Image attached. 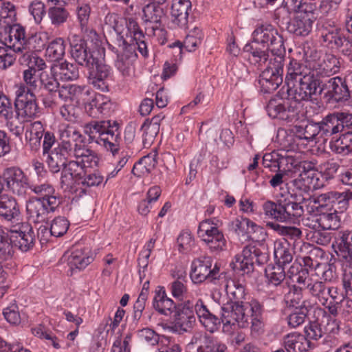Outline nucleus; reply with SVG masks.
Listing matches in <instances>:
<instances>
[{
  "mask_svg": "<svg viewBox=\"0 0 352 352\" xmlns=\"http://www.w3.org/2000/svg\"><path fill=\"white\" fill-rule=\"evenodd\" d=\"M243 51L249 58L259 65H267L259 76L261 91L271 93L283 82L286 50L283 36L271 24L258 25L252 32V41L247 43Z\"/></svg>",
  "mask_w": 352,
  "mask_h": 352,
  "instance_id": "1",
  "label": "nucleus"
},
{
  "mask_svg": "<svg viewBox=\"0 0 352 352\" xmlns=\"http://www.w3.org/2000/svg\"><path fill=\"white\" fill-rule=\"evenodd\" d=\"M263 159L265 162H273L274 167L278 166L280 168V164L285 162L287 166V170L299 173L298 178L293 182L294 186L297 190L306 192L311 188H314V173L312 172L314 168V164L313 162L308 161L299 162L289 156L280 159L278 162L276 159H274L272 153H265Z\"/></svg>",
  "mask_w": 352,
  "mask_h": 352,
  "instance_id": "2",
  "label": "nucleus"
},
{
  "mask_svg": "<svg viewBox=\"0 0 352 352\" xmlns=\"http://www.w3.org/2000/svg\"><path fill=\"white\" fill-rule=\"evenodd\" d=\"M226 291L231 302L221 307L223 318L225 320L233 317L242 320L245 317L244 312L248 309L247 305L252 303V299L244 302L246 296L245 284L239 280L230 279L227 281Z\"/></svg>",
  "mask_w": 352,
  "mask_h": 352,
  "instance_id": "3",
  "label": "nucleus"
},
{
  "mask_svg": "<svg viewBox=\"0 0 352 352\" xmlns=\"http://www.w3.org/2000/svg\"><path fill=\"white\" fill-rule=\"evenodd\" d=\"M324 79L312 68L311 72L295 83L291 88L287 89L288 97L296 101H313L322 96Z\"/></svg>",
  "mask_w": 352,
  "mask_h": 352,
  "instance_id": "4",
  "label": "nucleus"
},
{
  "mask_svg": "<svg viewBox=\"0 0 352 352\" xmlns=\"http://www.w3.org/2000/svg\"><path fill=\"white\" fill-rule=\"evenodd\" d=\"M319 31L325 46L348 58L352 54V35L345 36L340 28L328 23H324Z\"/></svg>",
  "mask_w": 352,
  "mask_h": 352,
  "instance_id": "5",
  "label": "nucleus"
},
{
  "mask_svg": "<svg viewBox=\"0 0 352 352\" xmlns=\"http://www.w3.org/2000/svg\"><path fill=\"white\" fill-rule=\"evenodd\" d=\"M314 314L316 320L309 322L305 327V333L307 338L318 340L324 333H336L339 331L337 320L331 318L323 308H314Z\"/></svg>",
  "mask_w": 352,
  "mask_h": 352,
  "instance_id": "6",
  "label": "nucleus"
},
{
  "mask_svg": "<svg viewBox=\"0 0 352 352\" xmlns=\"http://www.w3.org/2000/svg\"><path fill=\"white\" fill-rule=\"evenodd\" d=\"M300 102L289 98L271 99L266 107L267 114L273 119H278L287 122H295L300 119Z\"/></svg>",
  "mask_w": 352,
  "mask_h": 352,
  "instance_id": "7",
  "label": "nucleus"
},
{
  "mask_svg": "<svg viewBox=\"0 0 352 352\" xmlns=\"http://www.w3.org/2000/svg\"><path fill=\"white\" fill-rule=\"evenodd\" d=\"M282 195L283 212L284 223H294L301 217L305 212L304 207L307 208L309 199L302 192L290 193L288 190L280 192Z\"/></svg>",
  "mask_w": 352,
  "mask_h": 352,
  "instance_id": "8",
  "label": "nucleus"
},
{
  "mask_svg": "<svg viewBox=\"0 0 352 352\" xmlns=\"http://www.w3.org/2000/svg\"><path fill=\"white\" fill-rule=\"evenodd\" d=\"M233 269L248 274L254 270V265L262 266L267 263L268 255L254 245H247L241 255H236Z\"/></svg>",
  "mask_w": 352,
  "mask_h": 352,
  "instance_id": "9",
  "label": "nucleus"
},
{
  "mask_svg": "<svg viewBox=\"0 0 352 352\" xmlns=\"http://www.w3.org/2000/svg\"><path fill=\"white\" fill-rule=\"evenodd\" d=\"M220 265L213 262L210 256H202L192 262L190 278L195 283H201L205 280L212 282L219 280Z\"/></svg>",
  "mask_w": 352,
  "mask_h": 352,
  "instance_id": "10",
  "label": "nucleus"
},
{
  "mask_svg": "<svg viewBox=\"0 0 352 352\" xmlns=\"http://www.w3.org/2000/svg\"><path fill=\"white\" fill-rule=\"evenodd\" d=\"M70 54L72 58L80 65L91 69L98 61L94 55L87 42L80 36L74 34L69 38Z\"/></svg>",
  "mask_w": 352,
  "mask_h": 352,
  "instance_id": "11",
  "label": "nucleus"
},
{
  "mask_svg": "<svg viewBox=\"0 0 352 352\" xmlns=\"http://www.w3.org/2000/svg\"><path fill=\"white\" fill-rule=\"evenodd\" d=\"M248 308L244 312V318L241 320L233 317L226 322L234 323V325L237 323L239 327H245L248 324L249 319L251 320V331L252 333L260 335L263 333L264 323L262 320V314L263 312V305L256 299L252 298V303L247 305Z\"/></svg>",
  "mask_w": 352,
  "mask_h": 352,
  "instance_id": "12",
  "label": "nucleus"
},
{
  "mask_svg": "<svg viewBox=\"0 0 352 352\" xmlns=\"http://www.w3.org/2000/svg\"><path fill=\"white\" fill-rule=\"evenodd\" d=\"M200 304L199 299L194 302L186 300L177 304L175 312L174 328L180 332H188L191 330L196 322V306Z\"/></svg>",
  "mask_w": 352,
  "mask_h": 352,
  "instance_id": "13",
  "label": "nucleus"
},
{
  "mask_svg": "<svg viewBox=\"0 0 352 352\" xmlns=\"http://www.w3.org/2000/svg\"><path fill=\"white\" fill-rule=\"evenodd\" d=\"M322 91V96L328 102H346L351 98V91L340 76L324 80Z\"/></svg>",
  "mask_w": 352,
  "mask_h": 352,
  "instance_id": "14",
  "label": "nucleus"
},
{
  "mask_svg": "<svg viewBox=\"0 0 352 352\" xmlns=\"http://www.w3.org/2000/svg\"><path fill=\"white\" fill-rule=\"evenodd\" d=\"M8 189L19 197H25L30 190V183L28 176L19 168H6L1 177Z\"/></svg>",
  "mask_w": 352,
  "mask_h": 352,
  "instance_id": "15",
  "label": "nucleus"
},
{
  "mask_svg": "<svg viewBox=\"0 0 352 352\" xmlns=\"http://www.w3.org/2000/svg\"><path fill=\"white\" fill-rule=\"evenodd\" d=\"M3 39L8 48L22 54L31 48L30 38L27 36L25 28L19 23L4 29Z\"/></svg>",
  "mask_w": 352,
  "mask_h": 352,
  "instance_id": "16",
  "label": "nucleus"
},
{
  "mask_svg": "<svg viewBox=\"0 0 352 352\" xmlns=\"http://www.w3.org/2000/svg\"><path fill=\"white\" fill-rule=\"evenodd\" d=\"M190 344L196 347L197 352H228L227 346L223 342L207 333H195Z\"/></svg>",
  "mask_w": 352,
  "mask_h": 352,
  "instance_id": "17",
  "label": "nucleus"
},
{
  "mask_svg": "<svg viewBox=\"0 0 352 352\" xmlns=\"http://www.w3.org/2000/svg\"><path fill=\"white\" fill-rule=\"evenodd\" d=\"M14 109L17 116L33 118L39 113L35 94L18 93L14 101Z\"/></svg>",
  "mask_w": 352,
  "mask_h": 352,
  "instance_id": "18",
  "label": "nucleus"
},
{
  "mask_svg": "<svg viewBox=\"0 0 352 352\" xmlns=\"http://www.w3.org/2000/svg\"><path fill=\"white\" fill-rule=\"evenodd\" d=\"M89 81L95 88L102 91H108L110 82L112 81L113 72L110 66L98 63L94 68L89 69Z\"/></svg>",
  "mask_w": 352,
  "mask_h": 352,
  "instance_id": "19",
  "label": "nucleus"
},
{
  "mask_svg": "<svg viewBox=\"0 0 352 352\" xmlns=\"http://www.w3.org/2000/svg\"><path fill=\"white\" fill-rule=\"evenodd\" d=\"M142 11L146 34L153 36L161 26L162 19L165 15L164 10L159 5L150 3L144 7Z\"/></svg>",
  "mask_w": 352,
  "mask_h": 352,
  "instance_id": "20",
  "label": "nucleus"
},
{
  "mask_svg": "<svg viewBox=\"0 0 352 352\" xmlns=\"http://www.w3.org/2000/svg\"><path fill=\"white\" fill-rule=\"evenodd\" d=\"M10 237L14 247L22 252H27L34 245L35 234L32 226L28 223H23L19 230L11 231Z\"/></svg>",
  "mask_w": 352,
  "mask_h": 352,
  "instance_id": "21",
  "label": "nucleus"
},
{
  "mask_svg": "<svg viewBox=\"0 0 352 352\" xmlns=\"http://www.w3.org/2000/svg\"><path fill=\"white\" fill-rule=\"evenodd\" d=\"M199 302L200 304L196 306V315L207 331L213 333L217 330L221 323L223 324L224 328L227 327L228 325H234V323L226 322L227 320H225L223 318L222 309L221 316L219 318L208 310L201 299H199Z\"/></svg>",
  "mask_w": 352,
  "mask_h": 352,
  "instance_id": "22",
  "label": "nucleus"
},
{
  "mask_svg": "<svg viewBox=\"0 0 352 352\" xmlns=\"http://www.w3.org/2000/svg\"><path fill=\"white\" fill-rule=\"evenodd\" d=\"M60 146L69 152L72 155L85 144V138L74 126L67 125L60 133Z\"/></svg>",
  "mask_w": 352,
  "mask_h": 352,
  "instance_id": "23",
  "label": "nucleus"
},
{
  "mask_svg": "<svg viewBox=\"0 0 352 352\" xmlns=\"http://www.w3.org/2000/svg\"><path fill=\"white\" fill-rule=\"evenodd\" d=\"M113 106L111 99L100 94H95L90 101L85 103L87 113L93 118L109 116L113 111Z\"/></svg>",
  "mask_w": 352,
  "mask_h": 352,
  "instance_id": "24",
  "label": "nucleus"
},
{
  "mask_svg": "<svg viewBox=\"0 0 352 352\" xmlns=\"http://www.w3.org/2000/svg\"><path fill=\"white\" fill-rule=\"evenodd\" d=\"M58 207L51 208L46 201L40 199H32L28 202L26 210L29 221L34 223H43L49 219V214L54 212Z\"/></svg>",
  "mask_w": 352,
  "mask_h": 352,
  "instance_id": "25",
  "label": "nucleus"
},
{
  "mask_svg": "<svg viewBox=\"0 0 352 352\" xmlns=\"http://www.w3.org/2000/svg\"><path fill=\"white\" fill-rule=\"evenodd\" d=\"M29 190L40 196L35 199L44 200L50 208L59 207L62 203V197L56 192L53 186L47 182L41 184L31 182Z\"/></svg>",
  "mask_w": 352,
  "mask_h": 352,
  "instance_id": "26",
  "label": "nucleus"
},
{
  "mask_svg": "<svg viewBox=\"0 0 352 352\" xmlns=\"http://www.w3.org/2000/svg\"><path fill=\"white\" fill-rule=\"evenodd\" d=\"M86 169L76 160H69L65 163L61 172V188L65 189L70 187L74 180L80 181L82 179Z\"/></svg>",
  "mask_w": 352,
  "mask_h": 352,
  "instance_id": "27",
  "label": "nucleus"
},
{
  "mask_svg": "<svg viewBox=\"0 0 352 352\" xmlns=\"http://www.w3.org/2000/svg\"><path fill=\"white\" fill-rule=\"evenodd\" d=\"M14 244L9 234L0 227V265L6 268L16 266L14 261Z\"/></svg>",
  "mask_w": 352,
  "mask_h": 352,
  "instance_id": "28",
  "label": "nucleus"
},
{
  "mask_svg": "<svg viewBox=\"0 0 352 352\" xmlns=\"http://www.w3.org/2000/svg\"><path fill=\"white\" fill-rule=\"evenodd\" d=\"M302 192L306 194L307 199H309L307 203V212L309 213L318 212L325 210H334L333 209V199L335 191H331L326 193H322L319 195L316 198H312L308 192H303L300 190Z\"/></svg>",
  "mask_w": 352,
  "mask_h": 352,
  "instance_id": "29",
  "label": "nucleus"
},
{
  "mask_svg": "<svg viewBox=\"0 0 352 352\" xmlns=\"http://www.w3.org/2000/svg\"><path fill=\"white\" fill-rule=\"evenodd\" d=\"M191 8L190 0H173L170 12L173 23L182 28H186Z\"/></svg>",
  "mask_w": 352,
  "mask_h": 352,
  "instance_id": "30",
  "label": "nucleus"
},
{
  "mask_svg": "<svg viewBox=\"0 0 352 352\" xmlns=\"http://www.w3.org/2000/svg\"><path fill=\"white\" fill-rule=\"evenodd\" d=\"M311 71L312 67H307L297 60L292 58L286 68L285 82L287 88H291L295 83H298L301 78L308 74L309 72Z\"/></svg>",
  "mask_w": 352,
  "mask_h": 352,
  "instance_id": "31",
  "label": "nucleus"
},
{
  "mask_svg": "<svg viewBox=\"0 0 352 352\" xmlns=\"http://www.w3.org/2000/svg\"><path fill=\"white\" fill-rule=\"evenodd\" d=\"M266 226L283 236L288 245L292 243L294 248H296L298 244L302 243V233L298 228L282 226L276 222H267Z\"/></svg>",
  "mask_w": 352,
  "mask_h": 352,
  "instance_id": "32",
  "label": "nucleus"
},
{
  "mask_svg": "<svg viewBox=\"0 0 352 352\" xmlns=\"http://www.w3.org/2000/svg\"><path fill=\"white\" fill-rule=\"evenodd\" d=\"M341 58L333 54H326L322 60L315 63L312 68L323 78L338 74L341 68Z\"/></svg>",
  "mask_w": 352,
  "mask_h": 352,
  "instance_id": "33",
  "label": "nucleus"
},
{
  "mask_svg": "<svg viewBox=\"0 0 352 352\" xmlns=\"http://www.w3.org/2000/svg\"><path fill=\"white\" fill-rule=\"evenodd\" d=\"M321 137H330L337 133H343V125L341 122L340 111L329 113L319 122Z\"/></svg>",
  "mask_w": 352,
  "mask_h": 352,
  "instance_id": "34",
  "label": "nucleus"
},
{
  "mask_svg": "<svg viewBox=\"0 0 352 352\" xmlns=\"http://www.w3.org/2000/svg\"><path fill=\"white\" fill-rule=\"evenodd\" d=\"M153 307L159 314L170 316L173 312H175L177 304L167 296L164 287H158L153 300Z\"/></svg>",
  "mask_w": 352,
  "mask_h": 352,
  "instance_id": "35",
  "label": "nucleus"
},
{
  "mask_svg": "<svg viewBox=\"0 0 352 352\" xmlns=\"http://www.w3.org/2000/svg\"><path fill=\"white\" fill-rule=\"evenodd\" d=\"M313 18V14H298L288 23L287 30L296 36H307L312 30Z\"/></svg>",
  "mask_w": 352,
  "mask_h": 352,
  "instance_id": "36",
  "label": "nucleus"
},
{
  "mask_svg": "<svg viewBox=\"0 0 352 352\" xmlns=\"http://www.w3.org/2000/svg\"><path fill=\"white\" fill-rule=\"evenodd\" d=\"M46 162L50 171L53 173H57L63 169L65 163L69 157L72 155L57 144L52 151L46 153Z\"/></svg>",
  "mask_w": 352,
  "mask_h": 352,
  "instance_id": "37",
  "label": "nucleus"
},
{
  "mask_svg": "<svg viewBox=\"0 0 352 352\" xmlns=\"http://www.w3.org/2000/svg\"><path fill=\"white\" fill-rule=\"evenodd\" d=\"M64 257H67L66 261L71 274L84 270L94 261V258L85 254L82 249H75L67 252Z\"/></svg>",
  "mask_w": 352,
  "mask_h": 352,
  "instance_id": "38",
  "label": "nucleus"
},
{
  "mask_svg": "<svg viewBox=\"0 0 352 352\" xmlns=\"http://www.w3.org/2000/svg\"><path fill=\"white\" fill-rule=\"evenodd\" d=\"M90 94L89 89L86 86L68 85L60 87L59 97L63 100L69 98L78 104L86 103V97Z\"/></svg>",
  "mask_w": 352,
  "mask_h": 352,
  "instance_id": "39",
  "label": "nucleus"
},
{
  "mask_svg": "<svg viewBox=\"0 0 352 352\" xmlns=\"http://www.w3.org/2000/svg\"><path fill=\"white\" fill-rule=\"evenodd\" d=\"M118 130V124L114 121L113 125H111V128L105 130L101 141L98 142V144L103 146L107 151H111L115 157L120 151V142L121 140L120 134Z\"/></svg>",
  "mask_w": 352,
  "mask_h": 352,
  "instance_id": "40",
  "label": "nucleus"
},
{
  "mask_svg": "<svg viewBox=\"0 0 352 352\" xmlns=\"http://www.w3.org/2000/svg\"><path fill=\"white\" fill-rule=\"evenodd\" d=\"M336 243L340 255L349 266H352V230L339 231Z\"/></svg>",
  "mask_w": 352,
  "mask_h": 352,
  "instance_id": "41",
  "label": "nucleus"
},
{
  "mask_svg": "<svg viewBox=\"0 0 352 352\" xmlns=\"http://www.w3.org/2000/svg\"><path fill=\"white\" fill-rule=\"evenodd\" d=\"M281 7L289 15L314 14L316 9V3L304 0H283Z\"/></svg>",
  "mask_w": 352,
  "mask_h": 352,
  "instance_id": "42",
  "label": "nucleus"
},
{
  "mask_svg": "<svg viewBox=\"0 0 352 352\" xmlns=\"http://www.w3.org/2000/svg\"><path fill=\"white\" fill-rule=\"evenodd\" d=\"M20 215L19 206L16 200L8 195H0V216L6 220L18 219Z\"/></svg>",
  "mask_w": 352,
  "mask_h": 352,
  "instance_id": "43",
  "label": "nucleus"
},
{
  "mask_svg": "<svg viewBox=\"0 0 352 352\" xmlns=\"http://www.w3.org/2000/svg\"><path fill=\"white\" fill-rule=\"evenodd\" d=\"M282 344L287 352H307L309 342L305 336L292 333L283 337Z\"/></svg>",
  "mask_w": 352,
  "mask_h": 352,
  "instance_id": "44",
  "label": "nucleus"
},
{
  "mask_svg": "<svg viewBox=\"0 0 352 352\" xmlns=\"http://www.w3.org/2000/svg\"><path fill=\"white\" fill-rule=\"evenodd\" d=\"M111 127L110 120L91 121L84 126V133L89 136L90 142L98 144L105 130Z\"/></svg>",
  "mask_w": 352,
  "mask_h": 352,
  "instance_id": "45",
  "label": "nucleus"
},
{
  "mask_svg": "<svg viewBox=\"0 0 352 352\" xmlns=\"http://www.w3.org/2000/svg\"><path fill=\"white\" fill-rule=\"evenodd\" d=\"M72 156L87 170V168L97 166L99 158L96 153L85 144L72 153Z\"/></svg>",
  "mask_w": 352,
  "mask_h": 352,
  "instance_id": "46",
  "label": "nucleus"
},
{
  "mask_svg": "<svg viewBox=\"0 0 352 352\" xmlns=\"http://www.w3.org/2000/svg\"><path fill=\"white\" fill-rule=\"evenodd\" d=\"M295 138L298 140L313 141L318 135L321 136L320 126L318 122H310L305 124L294 126Z\"/></svg>",
  "mask_w": 352,
  "mask_h": 352,
  "instance_id": "47",
  "label": "nucleus"
},
{
  "mask_svg": "<svg viewBox=\"0 0 352 352\" xmlns=\"http://www.w3.org/2000/svg\"><path fill=\"white\" fill-rule=\"evenodd\" d=\"M279 195L276 201L272 200L265 201L262 205V209L267 218L277 222L284 223L282 195L280 194Z\"/></svg>",
  "mask_w": 352,
  "mask_h": 352,
  "instance_id": "48",
  "label": "nucleus"
},
{
  "mask_svg": "<svg viewBox=\"0 0 352 352\" xmlns=\"http://www.w3.org/2000/svg\"><path fill=\"white\" fill-rule=\"evenodd\" d=\"M315 213L318 215L319 225L321 229L324 230H336L340 227V217L338 216L336 209Z\"/></svg>",
  "mask_w": 352,
  "mask_h": 352,
  "instance_id": "49",
  "label": "nucleus"
},
{
  "mask_svg": "<svg viewBox=\"0 0 352 352\" xmlns=\"http://www.w3.org/2000/svg\"><path fill=\"white\" fill-rule=\"evenodd\" d=\"M156 155H148L142 157L133 166L131 173L138 177L149 174L156 166Z\"/></svg>",
  "mask_w": 352,
  "mask_h": 352,
  "instance_id": "50",
  "label": "nucleus"
},
{
  "mask_svg": "<svg viewBox=\"0 0 352 352\" xmlns=\"http://www.w3.org/2000/svg\"><path fill=\"white\" fill-rule=\"evenodd\" d=\"M56 73H58L63 80H74L79 78V70L76 65L64 61L54 64L52 67Z\"/></svg>",
  "mask_w": 352,
  "mask_h": 352,
  "instance_id": "51",
  "label": "nucleus"
},
{
  "mask_svg": "<svg viewBox=\"0 0 352 352\" xmlns=\"http://www.w3.org/2000/svg\"><path fill=\"white\" fill-rule=\"evenodd\" d=\"M229 226L236 234L241 236L247 234L249 228H251L253 232L263 230L262 228L257 226L254 222L242 217L234 219L230 223Z\"/></svg>",
  "mask_w": 352,
  "mask_h": 352,
  "instance_id": "52",
  "label": "nucleus"
},
{
  "mask_svg": "<svg viewBox=\"0 0 352 352\" xmlns=\"http://www.w3.org/2000/svg\"><path fill=\"white\" fill-rule=\"evenodd\" d=\"M286 243L281 241H276L274 244V258L276 265H280L285 267L287 264H289L293 260V255L291 250Z\"/></svg>",
  "mask_w": 352,
  "mask_h": 352,
  "instance_id": "53",
  "label": "nucleus"
},
{
  "mask_svg": "<svg viewBox=\"0 0 352 352\" xmlns=\"http://www.w3.org/2000/svg\"><path fill=\"white\" fill-rule=\"evenodd\" d=\"M172 276L177 279L169 285V289L175 298L182 300L187 292V287L183 283V280L186 278V273L180 271L177 273L173 272Z\"/></svg>",
  "mask_w": 352,
  "mask_h": 352,
  "instance_id": "54",
  "label": "nucleus"
},
{
  "mask_svg": "<svg viewBox=\"0 0 352 352\" xmlns=\"http://www.w3.org/2000/svg\"><path fill=\"white\" fill-rule=\"evenodd\" d=\"M65 54V44L62 38H56L51 41L45 50V56L54 62L61 60Z\"/></svg>",
  "mask_w": 352,
  "mask_h": 352,
  "instance_id": "55",
  "label": "nucleus"
},
{
  "mask_svg": "<svg viewBox=\"0 0 352 352\" xmlns=\"http://www.w3.org/2000/svg\"><path fill=\"white\" fill-rule=\"evenodd\" d=\"M23 80L25 85L21 86L18 90V93L35 94L38 89V80L36 76V69L28 67L23 72Z\"/></svg>",
  "mask_w": 352,
  "mask_h": 352,
  "instance_id": "56",
  "label": "nucleus"
},
{
  "mask_svg": "<svg viewBox=\"0 0 352 352\" xmlns=\"http://www.w3.org/2000/svg\"><path fill=\"white\" fill-rule=\"evenodd\" d=\"M327 287L324 282L318 280L311 281L306 285L309 293L316 298L322 306L327 304Z\"/></svg>",
  "mask_w": 352,
  "mask_h": 352,
  "instance_id": "57",
  "label": "nucleus"
},
{
  "mask_svg": "<svg viewBox=\"0 0 352 352\" xmlns=\"http://www.w3.org/2000/svg\"><path fill=\"white\" fill-rule=\"evenodd\" d=\"M212 252H219L224 250L226 241L223 234L219 229L212 234L201 239Z\"/></svg>",
  "mask_w": 352,
  "mask_h": 352,
  "instance_id": "58",
  "label": "nucleus"
},
{
  "mask_svg": "<svg viewBox=\"0 0 352 352\" xmlns=\"http://www.w3.org/2000/svg\"><path fill=\"white\" fill-rule=\"evenodd\" d=\"M16 12L15 6L10 3H4L0 10V25L4 26V29L16 24Z\"/></svg>",
  "mask_w": 352,
  "mask_h": 352,
  "instance_id": "59",
  "label": "nucleus"
},
{
  "mask_svg": "<svg viewBox=\"0 0 352 352\" xmlns=\"http://www.w3.org/2000/svg\"><path fill=\"white\" fill-rule=\"evenodd\" d=\"M134 52L135 50H126L122 52H120V51H116L117 59L116 60L115 65L123 76H128L130 75L131 66L130 58L133 56Z\"/></svg>",
  "mask_w": 352,
  "mask_h": 352,
  "instance_id": "60",
  "label": "nucleus"
},
{
  "mask_svg": "<svg viewBox=\"0 0 352 352\" xmlns=\"http://www.w3.org/2000/svg\"><path fill=\"white\" fill-rule=\"evenodd\" d=\"M268 283L274 286L280 285L285 279V267L278 265H270L265 269Z\"/></svg>",
  "mask_w": 352,
  "mask_h": 352,
  "instance_id": "61",
  "label": "nucleus"
},
{
  "mask_svg": "<svg viewBox=\"0 0 352 352\" xmlns=\"http://www.w3.org/2000/svg\"><path fill=\"white\" fill-rule=\"evenodd\" d=\"M202 38V31L198 28H195L186 36L184 41V47L189 52L195 51L201 44Z\"/></svg>",
  "mask_w": 352,
  "mask_h": 352,
  "instance_id": "62",
  "label": "nucleus"
},
{
  "mask_svg": "<svg viewBox=\"0 0 352 352\" xmlns=\"http://www.w3.org/2000/svg\"><path fill=\"white\" fill-rule=\"evenodd\" d=\"M333 199V209L340 210V213L345 211L349 206V201L352 200V191H344L342 192H336Z\"/></svg>",
  "mask_w": 352,
  "mask_h": 352,
  "instance_id": "63",
  "label": "nucleus"
},
{
  "mask_svg": "<svg viewBox=\"0 0 352 352\" xmlns=\"http://www.w3.org/2000/svg\"><path fill=\"white\" fill-rule=\"evenodd\" d=\"M40 82L43 88L51 95L55 94L57 92L59 94L60 89V84L53 75H49L47 73H41L40 76Z\"/></svg>",
  "mask_w": 352,
  "mask_h": 352,
  "instance_id": "64",
  "label": "nucleus"
}]
</instances>
